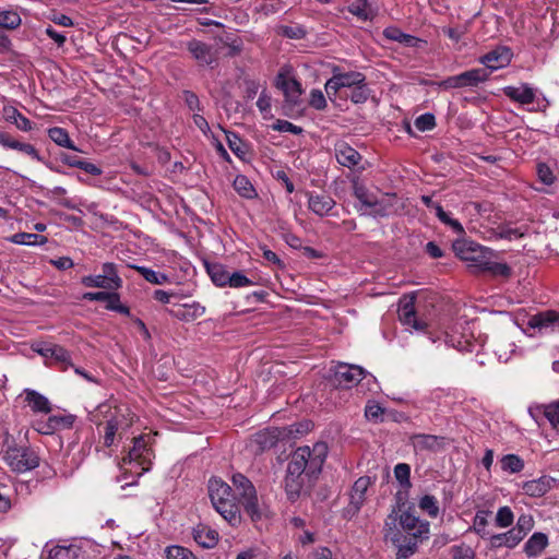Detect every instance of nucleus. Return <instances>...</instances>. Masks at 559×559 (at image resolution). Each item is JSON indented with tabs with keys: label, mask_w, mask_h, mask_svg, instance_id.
<instances>
[{
	"label": "nucleus",
	"mask_w": 559,
	"mask_h": 559,
	"mask_svg": "<svg viewBox=\"0 0 559 559\" xmlns=\"http://www.w3.org/2000/svg\"><path fill=\"white\" fill-rule=\"evenodd\" d=\"M187 49L199 66L213 68L217 64V56L215 51H213L212 47L206 43L192 39L187 43Z\"/></svg>",
	"instance_id": "obj_13"
},
{
	"label": "nucleus",
	"mask_w": 559,
	"mask_h": 559,
	"mask_svg": "<svg viewBox=\"0 0 559 559\" xmlns=\"http://www.w3.org/2000/svg\"><path fill=\"white\" fill-rule=\"evenodd\" d=\"M364 377V369L359 366L340 364L333 376L335 385L349 389L358 384Z\"/></svg>",
	"instance_id": "obj_10"
},
{
	"label": "nucleus",
	"mask_w": 559,
	"mask_h": 559,
	"mask_svg": "<svg viewBox=\"0 0 559 559\" xmlns=\"http://www.w3.org/2000/svg\"><path fill=\"white\" fill-rule=\"evenodd\" d=\"M123 419V415H120L114 416L109 420H107L104 435L105 447L109 448L114 443L115 436L117 431L121 428Z\"/></svg>",
	"instance_id": "obj_38"
},
{
	"label": "nucleus",
	"mask_w": 559,
	"mask_h": 559,
	"mask_svg": "<svg viewBox=\"0 0 559 559\" xmlns=\"http://www.w3.org/2000/svg\"><path fill=\"white\" fill-rule=\"evenodd\" d=\"M193 539L203 548L210 549L217 545L218 533L204 524H198L192 532Z\"/></svg>",
	"instance_id": "obj_26"
},
{
	"label": "nucleus",
	"mask_w": 559,
	"mask_h": 559,
	"mask_svg": "<svg viewBox=\"0 0 559 559\" xmlns=\"http://www.w3.org/2000/svg\"><path fill=\"white\" fill-rule=\"evenodd\" d=\"M399 523L405 531L404 534L413 533L420 530V525L429 524L426 521L419 520L411 510L403 511L399 516Z\"/></svg>",
	"instance_id": "obj_32"
},
{
	"label": "nucleus",
	"mask_w": 559,
	"mask_h": 559,
	"mask_svg": "<svg viewBox=\"0 0 559 559\" xmlns=\"http://www.w3.org/2000/svg\"><path fill=\"white\" fill-rule=\"evenodd\" d=\"M513 512L509 507L499 508L496 514V524L499 527H509L513 523Z\"/></svg>",
	"instance_id": "obj_58"
},
{
	"label": "nucleus",
	"mask_w": 559,
	"mask_h": 559,
	"mask_svg": "<svg viewBox=\"0 0 559 559\" xmlns=\"http://www.w3.org/2000/svg\"><path fill=\"white\" fill-rule=\"evenodd\" d=\"M491 514L488 510H479L476 512L473 528L481 538H489V533L486 531V526L488 525V516Z\"/></svg>",
	"instance_id": "obj_43"
},
{
	"label": "nucleus",
	"mask_w": 559,
	"mask_h": 559,
	"mask_svg": "<svg viewBox=\"0 0 559 559\" xmlns=\"http://www.w3.org/2000/svg\"><path fill=\"white\" fill-rule=\"evenodd\" d=\"M544 415L555 429H559V400L545 405Z\"/></svg>",
	"instance_id": "obj_57"
},
{
	"label": "nucleus",
	"mask_w": 559,
	"mask_h": 559,
	"mask_svg": "<svg viewBox=\"0 0 559 559\" xmlns=\"http://www.w3.org/2000/svg\"><path fill=\"white\" fill-rule=\"evenodd\" d=\"M4 460L12 471L24 473L39 465L38 454L26 445L8 447Z\"/></svg>",
	"instance_id": "obj_6"
},
{
	"label": "nucleus",
	"mask_w": 559,
	"mask_h": 559,
	"mask_svg": "<svg viewBox=\"0 0 559 559\" xmlns=\"http://www.w3.org/2000/svg\"><path fill=\"white\" fill-rule=\"evenodd\" d=\"M79 549L74 546H55L49 550L47 559H78Z\"/></svg>",
	"instance_id": "obj_42"
},
{
	"label": "nucleus",
	"mask_w": 559,
	"mask_h": 559,
	"mask_svg": "<svg viewBox=\"0 0 559 559\" xmlns=\"http://www.w3.org/2000/svg\"><path fill=\"white\" fill-rule=\"evenodd\" d=\"M453 251L461 260L471 262L468 267L472 272L478 273L488 255H493V251L483 247L475 241L466 239H456L452 245Z\"/></svg>",
	"instance_id": "obj_5"
},
{
	"label": "nucleus",
	"mask_w": 559,
	"mask_h": 559,
	"mask_svg": "<svg viewBox=\"0 0 559 559\" xmlns=\"http://www.w3.org/2000/svg\"><path fill=\"white\" fill-rule=\"evenodd\" d=\"M153 451L147 447V442L144 436H139L133 439V447L129 450L127 456L123 457V463H135L141 467V475L143 472H147L151 468Z\"/></svg>",
	"instance_id": "obj_9"
},
{
	"label": "nucleus",
	"mask_w": 559,
	"mask_h": 559,
	"mask_svg": "<svg viewBox=\"0 0 559 559\" xmlns=\"http://www.w3.org/2000/svg\"><path fill=\"white\" fill-rule=\"evenodd\" d=\"M165 552L167 559H198L190 549L179 545L168 546Z\"/></svg>",
	"instance_id": "obj_52"
},
{
	"label": "nucleus",
	"mask_w": 559,
	"mask_h": 559,
	"mask_svg": "<svg viewBox=\"0 0 559 559\" xmlns=\"http://www.w3.org/2000/svg\"><path fill=\"white\" fill-rule=\"evenodd\" d=\"M228 280V286L234 288L246 287L253 284L251 280H249L245 274L238 271L231 273Z\"/></svg>",
	"instance_id": "obj_62"
},
{
	"label": "nucleus",
	"mask_w": 559,
	"mask_h": 559,
	"mask_svg": "<svg viewBox=\"0 0 559 559\" xmlns=\"http://www.w3.org/2000/svg\"><path fill=\"white\" fill-rule=\"evenodd\" d=\"M548 546V537L545 533H534L524 545V552L527 557H536L540 555Z\"/></svg>",
	"instance_id": "obj_29"
},
{
	"label": "nucleus",
	"mask_w": 559,
	"mask_h": 559,
	"mask_svg": "<svg viewBox=\"0 0 559 559\" xmlns=\"http://www.w3.org/2000/svg\"><path fill=\"white\" fill-rule=\"evenodd\" d=\"M274 131L278 132H289L293 134H301L304 132L302 128L296 126L287 120L277 119L275 123L272 126Z\"/></svg>",
	"instance_id": "obj_61"
},
{
	"label": "nucleus",
	"mask_w": 559,
	"mask_h": 559,
	"mask_svg": "<svg viewBox=\"0 0 559 559\" xmlns=\"http://www.w3.org/2000/svg\"><path fill=\"white\" fill-rule=\"evenodd\" d=\"M500 464L502 471L509 473H520L524 468V461L516 454L503 455Z\"/></svg>",
	"instance_id": "obj_44"
},
{
	"label": "nucleus",
	"mask_w": 559,
	"mask_h": 559,
	"mask_svg": "<svg viewBox=\"0 0 559 559\" xmlns=\"http://www.w3.org/2000/svg\"><path fill=\"white\" fill-rule=\"evenodd\" d=\"M0 145L3 146L4 148L16 150L19 152H22L37 162H44L43 157L40 156L39 152L34 145L29 143L20 142L12 138L8 132L0 131Z\"/></svg>",
	"instance_id": "obj_18"
},
{
	"label": "nucleus",
	"mask_w": 559,
	"mask_h": 559,
	"mask_svg": "<svg viewBox=\"0 0 559 559\" xmlns=\"http://www.w3.org/2000/svg\"><path fill=\"white\" fill-rule=\"evenodd\" d=\"M370 95V90L368 88L366 81L354 86L349 93H346L345 96L349 98L354 104H364Z\"/></svg>",
	"instance_id": "obj_48"
},
{
	"label": "nucleus",
	"mask_w": 559,
	"mask_h": 559,
	"mask_svg": "<svg viewBox=\"0 0 559 559\" xmlns=\"http://www.w3.org/2000/svg\"><path fill=\"white\" fill-rule=\"evenodd\" d=\"M207 489L213 507L223 519L231 526L240 524V509L231 487L223 479L212 477L209 480Z\"/></svg>",
	"instance_id": "obj_3"
},
{
	"label": "nucleus",
	"mask_w": 559,
	"mask_h": 559,
	"mask_svg": "<svg viewBox=\"0 0 559 559\" xmlns=\"http://www.w3.org/2000/svg\"><path fill=\"white\" fill-rule=\"evenodd\" d=\"M219 41L228 47V57L239 56L243 49V41L240 37L234 35H226L225 37L219 38Z\"/></svg>",
	"instance_id": "obj_46"
},
{
	"label": "nucleus",
	"mask_w": 559,
	"mask_h": 559,
	"mask_svg": "<svg viewBox=\"0 0 559 559\" xmlns=\"http://www.w3.org/2000/svg\"><path fill=\"white\" fill-rule=\"evenodd\" d=\"M395 199V194H386L381 199L376 197L372 204L367 206L362 214L370 215L372 217H386L392 213V207L394 205L393 200Z\"/></svg>",
	"instance_id": "obj_24"
},
{
	"label": "nucleus",
	"mask_w": 559,
	"mask_h": 559,
	"mask_svg": "<svg viewBox=\"0 0 559 559\" xmlns=\"http://www.w3.org/2000/svg\"><path fill=\"white\" fill-rule=\"evenodd\" d=\"M82 285L85 287H95L103 288L108 290H114V285L107 281L103 274L98 275H87L81 278Z\"/></svg>",
	"instance_id": "obj_51"
},
{
	"label": "nucleus",
	"mask_w": 559,
	"mask_h": 559,
	"mask_svg": "<svg viewBox=\"0 0 559 559\" xmlns=\"http://www.w3.org/2000/svg\"><path fill=\"white\" fill-rule=\"evenodd\" d=\"M559 324V312L555 310H545L537 312L528 318L527 326L538 331L547 330Z\"/></svg>",
	"instance_id": "obj_23"
},
{
	"label": "nucleus",
	"mask_w": 559,
	"mask_h": 559,
	"mask_svg": "<svg viewBox=\"0 0 559 559\" xmlns=\"http://www.w3.org/2000/svg\"><path fill=\"white\" fill-rule=\"evenodd\" d=\"M9 240L13 243L25 246H43L48 241L45 236L29 233H16Z\"/></svg>",
	"instance_id": "obj_35"
},
{
	"label": "nucleus",
	"mask_w": 559,
	"mask_h": 559,
	"mask_svg": "<svg viewBox=\"0 0 559 559\" xmlns=\"http://www.w3.org/2000/svg\"><path fill=\"white\" fill-rule=\"evenodd\" d=\"M74 419L73 415H52L46 420L38 421L36 429L41 435H52L57 430L71 428Z\"/></svg>",
	"instance_id": "obj_17"
},
{
	"label": "nucleus",
	"mask_w": 559,
	"mask_h": 559,
	"mask_svg": "<svg viewBox=\"0 0 559 559\" xmlns=\"http://www.w3.org/2000/svg\"><path fill=\"white\" fill-rule=\"evenodd\" d=\"M537 175L539 180L547 186H550L555 182L556 177L554 176L550 167L546 164L542 163L537 165Z\"/></svg>",
	"instance_id": "obj_64"
},
{
	"label": "nucleus",
	"mask_w": 559,
	"mask_h": 559,
	"mask_svg": "<svg viewBox=\"0 0 559 559\" xmlns=\"http://www.w3.org/2000/svg\"><path fill=\"white\" fill-rule=\"evenodd\" d=\"M207 273L210 274L213 283L217 286L223 287L228 285L230 273L226 271L224 265L219 263L209 264Z\"/></svg>",
	"instance_id": "obj_39"
},
{
	"label": "nucleus",
	"mask_w": 559,
	"mask_h": 559,
	"mask_svg": "<svg viewBox=\"0 0 559 559\" xmlns=\"http://www.w3.org/2000/svg\"><path fill=\"white\" fill-rule=\"evenodd\" d=\"M419 508L429 516L436 518L439 514L438 501L433 496L426 495L419 500Z\"/></svg>",
	"instance_id": "obj_55"
},
{
	"label": "nucleus",
	"mask_w": 559,
	"mask_h": 559,
	"mask_svg": "<svg viewBox=\"0 0 559 559\" xmlns=\"http://www.w3.org/2000/svg\"><path fill=\"white\" fill-rule=\"evenodd\" d=\"M513 58V52L508 46H498L479 58V62L486 70L495 71L508 67Z\"/></svg>",
	"instance_id": "obj_11"
},
{
	"label": "nucleus",
	"mask_w": 559,
	"mask_h": 559,
	"mask_svg": "<svg viewBox=\"0 0 559 559\" xmlns=\"http://www.w3.org/2000/svg\"><path fill=\"white\" fill-rule=\"evenodd\" d=\"M502 91L507 97L521 105H530L535 100V92L528 84L506 86Z\"/></svg>",
	"instance_id": "obj_25"
},
{
	"label": "nucleus",
	"mask_w": 559,
	"mask_h": 559,
	"mask_svg": "<svg viewBox=\"0 0 559 559\" xmlns=\"http://www.w3.org/2000/svg\"><path fill=\"white\" fill-rule=\"evenodd\" d=\"M253 442L259 447V450L264 451L277 443V436L269 430L260 431L253 436Z\"/></svg>",
	"instance_id": "obj_45"
},
{
	"label": "nucleus",
	"mask_w": 559,
	"mask_h": 559,
	"mask_svg": "<svg viewBox=\"0 0 559 559\" xmlns=\"http://www.w3.org/2000/svg\"><path fill=\"white\" fill-rule=\"evenodd\" d=\"M489 79V72L483 68H476L457 75L449 76L441 82L439 86L444 90L474 87L479 83L486 82Z\"/></svg>",
	"instance_id": "obj_7"
},
{
	"label": "nucleus",
	"mask_w": 559,
	"mask_h": 559,
	"mask_svg": "<svg viewBox=\"0 0 559 559\" xmlns=\"http://www.w3.org/2000/svg\"><path fill=\"white\" fill-rule=\"evenodd\" d=\"M492 255H488L479 272L490 273L493 276L509 277L511 267L507 263L495 262Z\"/></svg>",
	"instance_id": "obj_33"
},
{
	"label": "nucleus",
	"mask_w": 559,
	"mask_h": 559,
	"mask_svg": "<svg viewBox=\"0 0 559 559\" xmlns=\"http://www.w3.org/2000/svg\"><path fill=\"white\" fill-rule=\"evenodd\" d=\"M231 483L247 514L252 521L260 520L262 512L258 503L257 490L251 480L241 473H235L231 476Z\"/></svg>",
	"instance_id": "obj_4"
},
{
	"label": "nucleus",
	"mask_w": 559,
	"mask_h": 559,
	"mask_svg": "<svg viewBox=\"0 0 559 559\" xmlns=\"http://www.w3.org/2000/svg\"><path fill=\"white\" fill-rule=\"evenodd\" d=\"M337 71V68L333 70L332 78H330L324 85L325 92L330 99H333L342 88L352 90L354 86L366 81V76L360 72L350 71L346 73H340Z\"/></svg>",
	"instance_id": "obj_8"
},
{
	"label": "nucleus",
	"mask_w": 559,
	"mask_h": 559,
	"mask_svg": "<svg viewBox=\"0 0 559 559\" xmlns=\"http://www.w3.org/2000/svg\"><path fill=\"white\" fill-rule=\"evenodd\" d=\"M396 511L389 514L384 525V539L391 542L397 549L396 559H408L418 548V542L428 539L429 524L420 525L419 531L404 534L396 527Z\"/></svg>",
	"instance_id": "obj_2"
},
{
	"label": "nucleus",
	"mask_w": 559,
	"mask_h": 559,
	"mask_svg": "<svg viewBox=\"0 0 559 559\" xmlns=\"http://www.w3.org/2000/svg\"><path fill=\"white\" fill-rule=\"evenodd\" d=\"M326 455L325 442H317L312 448L299 447L294 451L284 480L285 492L290 502H295L300 497L306 480L311 483L321 473Z\"/></svg>",
	"instance_id": "obj_1"
},
{
	"label": "nucleus",
	"mask_w": 559,
	"mask_h": 559,
	"mask_svg": "<svg viewBox=\"0 0 559 559\" xmlns=\"http://www.w3.org/2000/svg\"><path fill=\"white\" fill-rule=\"evenodd\" d=\"M384 409L374 402H369L365 407V416L369 420L378 421L381 419Z\"/></svg>",
	"instance_id": "obj_63"
},
{
	"label": "nucleus",
	"mask_w": 559,
	"mask_h": 559,
	"mask_svg": "<svg viewBox=\"0 0 559 559\" xmlns=\"http://www.w3.org/2000/svg\"><path fill=\"white\" fill-rule=\"evenodd\" d=\"M25 401L31 406L32 411L35 413H45L48 414L51 411V404L46 396L38 393L35 390L26 389Z\"/></svg>",
	"instance_id": "obj_28"
},
{
	"label": "nucleus",
	"mask_w": 559,
	"mask_h": 559,
	"mask_svg": "<svg viewBox=\"0 0 559 559\" xmlns=\"http://www.w3.org/2000/svg\"><path fill=\"white\" fill-rule=\"evenodd\" d=\"M399 318L404 325L412 326L417 331H424L427 323L419 320L415 310V297H404L399 307Z\"/></svg>",
	"instance_id": "obj_14"
},
{
	"label": "nucleus",
	"mask_w": 559,
	"mask_h": 559,
	"mask_svg": "<svg viewBox=\"0 0 559 559\" xmlns=\"http://www.w3.org/2000/svg\"><path fill=\"white\" fill-rule=\"evenodd\" d=\"M555 481L556 480L550 476H542L537 479L524 481L522 484V490L530 497H543L552 488Z\"/></svg>",
	"instance_id": "obj_22"
},
{
	"label": "nucleus",
	"mask_w": 559,
	"mask_h": 559,
	"mask_svg": "<svg viewBox=\"0 0 559 559\" xmlns=\"http://www.w3.org/2000/svg\"><path fill=\"white\" fill-rule=\"evenodd\" d=\"M22 23L21 16L15 11H1L0 12V28L15 29Z\"/></svg>",
	"instance_id": "obj_49"
},
{
	"label": "nucleus",
	"mask_w": 559,
	"mask_h": 559,
	"mask_svg": "<svg viewBox=\"0 0 559 559\" xmlns=\"http://www.w3.org/2000/svg\"><path fill=\"white\" fill-rule=\"evenodd\" d=\"M488 539L490 548H514L521 542V536L511 528L506 533L490 535Z\"/></svg>",
	"instance_id": "obj_30"
},
{
	"label": "nucleus",
	"mask_w": 559,
	"mask_h": 559,
	"mask_svg": "<svg viewBox=\"0 0 559 559\" xmlns=\"http://www.w3.org/2000/svg\"><path fill=\"white\" fill-rule=\"evenodd\" d=\"M275 32L277 35L288 39H304L308 34L306 27L300 24L278 25Z\"/></svg>",
	"instance_id": "obj_36"
},
{
	"label": "nucleus",
	"mask_w": 559,
	"mask_h": 559,
	"mask_svg": "<svg viewBox=\"0 0 559 559\" xmlns=\"http://www.w3.org/2000/svg\"><path fill=\"white\" fill-rule=\"evenodd\" d=\"M353 191L354 195L359 200L360 206L357 207L358 211H361V213L366 210L367 206L372 204V201L374 200L376 195L372 194L366 186L362 183H359L358 181L353 182Z\"/></svg>",
	"instance_id": "obj_37"
},
{
	"label": "nucleus",
	"mask_w": 559,
	"mask_h": 559,
	"mask_svg": "<svg viewBox=\"0 0 559 559\" xmlns=\"http://www.w3.org/2000/svg\"><path fill=\"white\" fill-rule=\"evenodd\" d=\"M106 309L119 312L121 314L129 316L130 309L129 307L124 306L120 301V296L118 293L109 292V297L106 299Z\"/></svg>",
	"instance_id": "obj_54"
},
{
	"label": "nucleus",
	"mask_w": 559,
	"mask_h": 559,
	"mask_svg": "<svg viewBox=\"0 0 559 559\" xmlns=\"http://www.w3.org/2000/svg\"><path fill=\"white\" fill-rule=\"evenodd\" d=\"M394 476L400 483L401 487L405 490L412 487L411 483V466L406 463H399L394 467Z\"/></svg>",
	"instance_id": "obj_50"
},
{
	"label": "nucleus",
	"mask_w": 559,
	"mask_h": 559,
	"mask_svg": "<svg viewBox=\"0 0 559 559\" xmlns=\"http://www.w3.org/2000/svg\"><path fill=\"white\" fill-rule=\"evenodd\" d=\"M167 312L173 318L189 322L202 317L205 312V307L201 306L199 302H192L174 306L173 308L167 309Z\"/></svg>",
	"instance_id": "obj_20"
},
{
	"label": "nucleus",
	"mask_w": 559,
	"mask_h": 559,
	"mask_svg": "<svg viewBox=\"0 0 559 559\" xmlns=\"http://www.w3.org/2000/svg\"><path fill=\"white\" fill-rule=\"evenodd\" d=\"M372 480L369 476L359 477L353 485L350 491L349 504L345 509L350 516L357 514L366 501V492Z\"/></svg>",
	"instance_id": "obj_12"
},
{
	"label": "nucleus",
	"mask_w": 559,
	"mask_h": 559,
	"mask_svg": "<svg viewBox=\"0 0 559 559\" xmlns=\"http://www.w3.org/2000/svg\"><path fill=\"white\" fill-rule=\"evenodd\" d=\"M103 275L114 285V290L122 287V278L119 276L117 265L112 262H106L103 264Z\"/></svg>",
	"instance_id": "obj_47"
},
{
	"label": "nucleus",
	"mask_w": 559,
	"mask_h": 559,
	"mask_svg": "<svg viewBox=\"0 0 559 559\" xmlns=\"http://www.w3.org/2000/svg\"><path fill=\"white\" fill-rule=\"evenodd\" d=\"M409 442L416 452H438L444 448L447 438L427 433H414L409 437Z\"/></svg>",
	"instance_id": "obj_15"
},
{
	"label": "nucleus",
	"mask_w": 559,
	"mask_h": 559,
	"mask_svg": "<svg viewBox=\"0 0 559 559\" xmlns=\"http://www.w3.org/2000/svg\"><path fill=\"white\" fill-rule=\"evenodd\" d=\"M276 86L284 93L285 108L293 109L300 102L302 94L301 84L295 79H287L280 74L276 80Z\"/></svg>",
	"instance_id": "obj_16"
},
{
	"label": "nucleus",
	"mask_w": 559,
	"mask_h": 559,
	"mask_svg": "<svg viewBox=\"0 0 559 559\" xmlns=\"http://www.w3.org/2000/svg\"><path fill=\"white\" fill-rule=\"evenodd\" d=\"M415 127L419 131H429L436 127V118L432 114L426 112L420 115L415 120Z\"/></svg>",
	"instance_id": "obj_60"
},
{
	"label": "nucleus",
	"mask_w": 559,
	"mask_h": 559,
	"mask_svg": "<svg viewBox=\"0 0 559 559\" xmlns=\"http://www.w3.org/2000/svg\"><path fill=\"white\" fill-rule=\"evenodd\" d=\"M348 12L366 21L369 17L367 0H355L348 5Z\"/></svg>",
	"instance_id": "obj_59"
},
{
	"label": "nucleus",
	"mask_w": 559,
	"mask_h": 559,
	"mask_svg": "<svg viewBox=\"0 0 559 559\" xmlns=\"http://www.w3.org/2000/svg\"><path fill=\"white\" fill-rule=\"evenodd\" d=\"M234 189L239 193V195L252 199L257 195L255 190L250 182V180L243 175H237L233 182Z\"/></svg>",
	"instance_id": "obj_40"
},
{
	"label": "nucleus",
	"mask_w": 559,
	"mask_h": 559,
	"mask_svg": "<svg viewBox=\"0 0 559 559\" xmlns=\"http://www.w3.org/2000/svg\"><path fill=\"white\" fill-rule=\"evenodd\" d=\"M524 231L521 228H513L509 225L499 226L496 229V235L501 239H519L524 236Z\"/></svg>",
	"instance_id": "obj_56"
},
{
	"label": "nucleus",
	"mask_w": 559,
	"mask_h": 559,
	"mask_svg": "<svg viewBox=\"0 0 559 559\" xmlns=\"http://www.w3.org/2000/svg\"><path fill=\"white\" fill-rule=\"evenodd\" d=\"M132 267L151 284L163 285L168 282V276L165 273L155 272L146 266L132 265Z\"/></svg>",
	"instance_id": "obj_41"
},
{
	"label": "nucleus",
	"mask_w": 559,
	"mask_h": 559,
	"mask_svg": "<svg viewBox=\"0 0 559 559\" xmlns=\"http://www.w3.org/2000/svg\"><path fill=\"white\" fill-rule=\"evenodd\" d=\"M534 520L532 515L522 514L519 516L518 522L512 531L521 536V540L525 537V535L533 528Z\"/></svg>",
	"instance_id": "obj_53"
},
{
	"label": "nucleus",
	"mask_w": 559,
	"mask_h": 559,
	"mask_svg": "<svg viewBox=\"0 0 559 559\" xmlns=\"http://www.w3.org/2000/svg\"><path fill=\"white\" fill-rule=\"evenodd\" d=\"M226 140L230 151L240 159H245L249 153V145L231 131H226Z\"/></svg>",
	"instance_id": "obj_34"
},
{
	"label": "nucleus",
	"mask_w": 559,
	"mask_h": 559,
	"mask_svg": "<svg viewBox=\"0 0 559 559\" xmlns=\"http://www.w3.org/2000/svg\"><path fill=\"white\" fill-rule=\"evenodd\" d=\"M336 202L328 194L308 193V209L318 216H326L335 206Z\"/></svg>",
	"instance_id": "obj_21"
},
{
	"label": "nucleus",
	"mask_w": 559,
	"mask_h": 559,
	"mask_svg": "<svg viewBox=\"0 0 559 559\" xmlns=\"http://www.w3.org/2000/svg\"><path fill=\"white\" fill-rule=\"evenodd\" d=\"M3 116L5 121L15 124L21 131L28 132L34 128L33 122L13 106H5L3 108Z\"/></svg>",
	"instance_id": "obj_27"
},
{
	"label": "nucleus",
	"mask_w": 559,
	"mask_h": 559,
	"mask_svg": "<svg viewBox=\"0 0 559 559\" xmlns=\"http://www.w3.org/2000/svg\"><path fill=\"white\" fill-rule=\"evenodd\" d=\"M334 152L337 163L347 168L357 166L362 158L358 151L344 141L335 144Z\"/></svg>",
	"instance_id": "obj_19"
},
{
	"label": "nucleus",
	"mask_w": 559,
	"mask_h": 559,
	"mask_svg": "<svg viewBox=\"0 0 559 559\" xmlns=\"http://www.w3.org/2000/svg\"><path fill=\"white\" fill-rule=\"evenodd\" d=\"M48 136L58 146L73 150V151H79V148L74 145L73 141L70 139L68 131L63 128H60V127L49 128Z\"/></svg>",
	"instance_id": "obj_31"
}]
</instances>
